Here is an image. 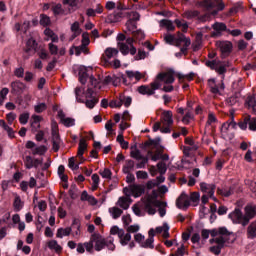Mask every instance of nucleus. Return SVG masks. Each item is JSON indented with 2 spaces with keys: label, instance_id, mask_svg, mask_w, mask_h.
I'll use <instances>...</instances> for the list:
<instances>
[{
  "label": "nucleus",
  "instance_id": "nucleus-1",
  "mask_svg": "<svg viewBox=\"0 0 256 256\" xmlns=\"http://www.w3.org/2000/svg\"><path fill=\"white\" fill-rule=\"evenodd\" d=\"M161 82L164 83L162 90L165 93H171V91L175 89L173 87V83H175L174 72L169 71L158 74L156 80L150 85H142L138 87V93H140V95H147L148 97H150V95H155L157 89L161 88Z\"/></svg>",
  "mask_w": 256,
  "mask_h": 256
},
{
  "label": "nucleus",
  "instance_id": "nucleus-2",
  "mask_svg": "<svg viewBox=\"0 0 256 256\" xmlns=\"http://www.w3.org/2000/svg\"><path fill=\"white\" fill-rule=\"evenodd\" d=\"M216 237L213 239H210L212 247H210L211 253H214V255H220L221 249L223 247H229V245L235 243V235L233 232H229L225 227H220L217 229Z\"/></svg>",
  "mask_w": 256,
  "mask_h": 256
},
{
  "label": "nucleus",
  "instance_id": "nucleus-3",
  "mask_svg": "<svg viewBox=\"0 0 256 256\" xmlns=\"http://www.w3.org/2000/svg\"><path fill=\"white\" fill-rule=\"evenodd\" d=\"M142 203L148 215H155L157 209L160 217H165V215H167V209H165L167 203L157 200V192H155V190H153L152 195H146L142 199Z\"/></svg>",
  "mask_w": 256,
  "mask_h": 256
},
{
  "label": "nucleus",
  "instance_id": "nucleus-4",
  "mask_svg": "<svg viewBox=\"0 0 256 256\" xmlns=\"http://www.w3.org/2000/svg\"><path fill=\"white\" fill-rule=\"evenodd\" d=\"M75 97L77 103H85L87 109H93L95 105L99 103L97 93H95V90H92L91 87H89L86 92L81 87L75 88Z\"/></svg>",
  "mask_w": 256,
  "mask_h": 256
},
{
  "label": "nucleus",
  "instance_id": "nucleus-5",
  "mask_svg": "<svg viewBox=\"0 0 256 256\" xmlns=\"http://www.w3.org/2000/svg\"><path fill=\"white\" fill-rule=\"evenodd\" d=\"M164 41H166L168 45H176V47H181L182 45V53H187V49H189V46L191 45V39L181 33H179L177 37L171 34H165Z\"/></svg>",
  "mask_w": 256,
  "mask_h": 256
},
{
  "label": "nucleus",
  "instance_id": "nucleus-6",
  "mask_svg": "<svg viewBox=\"0 0 256 256\" xmlns=\"http://www.w3.org/2000/svg\"><path fill=\"white\" fill-rule=\"evenodd\" d=\"M228 218L234 223V225H241L247 227L249 225V219L245 217L243 211L239 208H235L231 213L228 214Z\"/></svg>",
  "mask_w": 256,
  "mask_h": 256
},
{
  "label": "nucleus",
  "instance_id": "nucleus-7",
  "mask_svg": "<svg viewBox=\"0 0 256 256\" xmlns=\"http://www.w3.org/2000/svg\"><path fill=\"white\" fill-rule=\"evenodd\" d=\"M205 65L206 67L216 71L218 75H225V73H227V67H229V62L215 59L206 61Z\"/></svg>",
  "mask_w": 256,
  "mask_h": 256
},
{
  "label": "nucleus",
  "instance_id": "nucleus-8",
  "mask_svg": "<svg viewBox=\"0 0 256 256\" xmlns=\"http://www.w3.org/2000/svg\"><path fill=\"white\" fill-rule=\"evenodd\" d=\"M135 43V40L131 37L127 38V40L122 43L120 42L118 44V49L122 55H135L137 53V48L133 45Z\"/></svg>",
  "mask_w": 256,
  "mask_h": 256
},
{
  "label": "nucleus",
  "instance_id": "nucleus-9",
  "mask_svg": "<svg viewBox=\"0 0 256 256\" xmlns=\"http://www.w3.org/2000/svg\"><path fill=\"white\" fill-rule=\"evenodd\" d=\"M130 155L132 159L138 161V163L136 164V169H145L147 163H149V157L143 156V154H141V151L137 148H132Z\"/></svg>",
  "mask_w": 256,
  "mask_h": 256
},
{
  "label": "nucleus",
  "instance_id": "nucleus-10",
  "mask_svg": "<svg viewBox=\"0 0 256 256\" xmlns=\"http://www.w3.org/2000/svg\"><path fill=\"white\" fill-rule=\"evenodd\" d=\"M123 193L126 197H141L145 193V187L139 184H133L123 189Z\"/></svg>",
  "mask_w": 256,
  "mask_h": 256
},
{
  "label": "nucleus",
  "instance_id": "nucleus-11",
  "mask_svg": "<svg viewBox=\"0 0 256 256\" xmlns=\"http://www.w3.org/2000/svg\"><path fill=\"white\" fill-rule=\"evenodd\" d=\"M224 76L222 79L217 82L215 78H211L208 80V87H210L211 93L213 95H221V91H225V84L223 83Z\"/></svg>",
  "mask_w": 256,
  "mask_h": 256
},
{
  "label": "nucleus",
  "instance_id": "nucleus-12",
  "mask_svg": "<svg viewBox=\"0 0 256 256\" xmlns=\"http://www.w3.org/2000/svg\"><path fill=\"white\" fill-rule=\"evenodd\" d=\"M216 47L221 52L222 59H225V57H229L233 49V44L229 41H217Z\"/></svg>",
  "mask_w": 256,
  "mask_h": 256
},
{
  "label": "nucleus",
  "instance_id": "nucleus-13",
  "mask_svg": "<svg viewBox=\"0 0 256 256\" xmlns=\"http://www.w3.org/2000/svg\"><path fill=\"white\" fill-rule=\"evenodd\" d=\"M200 189L202 193H204V195H209L210 199H213V201H217V198H215V190L217 189V186L215 184L201 182Z\"/></svg>",
  "mask_w": 256,
  "mask_h": 256
},
{
  "label": "nucleus",
  "instance_id": "nucleus-14",
  "mask_svg": "<svg viewBox=\"0 0 256 256\" xmlns=\"http://www.w3.org/2000/svg\"><path fill=\"white\" fill-rule=\"evenodd\" d=\"M52 149L53 151H59L61 145V138L59 137V130L57 128V123H52Z\"/></svg>",
  "mask_w": 256,
  "mask_h": 256
},
{
  "label": "nucleus",
  "instance_id": "nucleus-15",
  "mask_svg": "<svg viewBox=\"0 0 256 256\" xmlns=\"http://www.w3.org/2000/svg\"><path fill=\"white\" fill-rule=\"evenodd\" d=\"M92 241L94 243L95 251H102V249H105V245H107L105 238H103V236L100 234L92 235Z\"/></svg>",
  "mask_w": 256,
  "mask_h": 256
},
{
  "label": "nucleus",
  "instance_id": "nucleus-16",
  "mask_svg": "<svg viewBox=\"0 0 256 256\" xmlns=\"http://www.w3.org/2000/svg\"><path fill=\"white\" fill-rule=\"evenodd\" d=\"M74 71L78 73L79 81L82 85H85L87 83V77H89V74H87L88 68L86 66H74Z\"/></svg>",
  "mask_w": 256,
  "mask_h": 256
},
{
  "label": "nucleus",
  "instance_id": "nucleus-17",
  "mask_svg": "<svg viewBox=\"0 0 256 256\" xmlns=\"http://www.w3.org/2000/svg\"><path fill=\"white\" fill-rule=\"evenodd\" d=\"M202 5L203 7H206V9H213V7H218V11H223L225 9V4L222 0H204Z\"/></svg>",
  "mask_w": 256,
  "mask_h": 256
},
{
  "label": "nucleus",
  "instance_id": "nucleus-18",
  "mask_svg": "<svg viewBox=\"0 0 256 256\" xmlns=\"http://www.w3.org/2000/svg\"><path fill=\"white\" fill-rule=\"evenodd\" d=\"M191 205V201L190 198L187 194L182 193L178 199L176 200V207H178V209H187V207H189Z\"/></svg>",
  "mask_w": 256,
  "mask_h": 256
},
{
  "label": "nucleus",
  "instance_id": "nucleus-19",
  "mask_svg": "<svg viewBox=\"0 0 256 256\" xmlns=\"http://www.w3.org/2000/svg\"><path fill=\"white\" fill-rule=\"evenodd\" d=\"M58 119H60V123L65 127H73L75 125V119L66 117L63 110H58Z\"/></svg>",
  "mask_w": 256,
  "mask_h": 256
},
{
  "label": "nucleus",
  "instance_id": "nucleus-20",
  "mask_svg": "<svg viewBox=\"0 0 256 256\" xmlns=\"http://www.w3.org/2000/svg\"><path fill=\"white\" fill-rule=\"evenodd\" d=\"M244 212H245L244 217L248 219V223H249L251 219L256 217V205L255 204L246 205L244 208Z\"/></svg>",
  "mask_w": 256,
  "mask_h": 256
},
{
  "label": "nucleus",
  "instance_id": "nucleus-21",
  "mask_svg": "<svg viewBox=\"0 0 256 256\" xmlns=\"http://www.w3.org/2000/svg\"><path fill=\"white\" fill-rule=\"evenodd\" d=\"M35 49H37V41H35L33 38L28 39L26 42V47L24 48V52L28 54L26 59H29V55H31V53H35Z\"/></svg>",
  "mask_w": 256,
  "mask_h": 256
},
{
  "label": "nucleus",
  "instance_id": "nucleus-22",
  "mask_svg": "<svg viewBox=\"0 0 256 256\" xmlns=\"http://www.w3.org/2000/svg\"><path fill=\"white\" fill-rule=\"evenodd\" d=\"M42 161L39 159H33V157L31 156H26L25 160H24V165L26 167V169H33V167H35L37 169V167H39L41 165Z\"/></svg>",
  "mask_w": 256,
  "mask_h": 256
},
{
  "label": "nucleus",
  "instance_id": "nucleus-23",
  "mask_svg": "<svg viewBox=\"0 0 256 256\" xmlns=\"http://www.w3.org/2000/svg\"><path fill=\"white\" fill-rule=\"evenodd\" d=\"M212 29L214 30L212 37H219L221 32L227 29V25H225V23L216 22L212 25Z\"/></svg>",
  "mask_w": 256,
  "mask_h": 256
},
{
  "label": "nucleus",
  "instance_id": "nucleus-24",
  "mask_svg": "<svg viewBox=\"0 0 256 256\" xmlns=\"http://www.w3.org/2000/svg\"><path fill=\"white\" fill-rule=\"evenodd\" d=\"M162 123L163 125H167L171 127L173 125V112L170 110L164 111L162 113Z\"/></svg>",
  "mask_w": 256,
  "mask_h": 256
},
{
  "label": "nucleus",
  "instance_id": "nucleus-25",
  "mask_svg": "<svg viewBox=\"0 0 256 256\" xmlns=\"http://www.w3.org/2000/svg\"><path fill=\"white\" fill-rule=\"evenodd\" d=\"M44 35L46 41H52V43H58L59 42V36L53 32L50 28H46L44 30Z\"/></svg>",
  "mask_w": 256,
  "mask_h": 256
},
{
  "label": "nucleus",
  "instance_id": "nucleus-26",
  "mask_svg": "<svg viewBox=\"0 0 256 256\" xmlns=\"http://www.w3.org/2000/svg\"><path fill=\"white\" fill-rule=\"evenodd\" d=\"M80 200L81 201H87V203H89L90 205H93V206L97 205V200L94 198L93 195H89L87 190H84L81 193Z\"/></svg>",
  "mask_w": 256,
  "mask_h": 256
},
{
  "label": "nucleus",
  "instance_id": "nucleus-27",
  "mask_svg": "<svg viewBox=\"0 0 256 256\" xmlns=\"http://www.w3.org/2000/svg\"><path fill=\"white\" fill-rule=\"evenodd\" d=\"M117 205L121 207V209H126L129 208V205H131V196H122L118 199Z\"/></svg>",
  "mask_w": 256,
  "mask_h": 256
},
{
  "label": "nucleus",
  "instance_id": "nucleus-28",
  "mask_svg": "<svg viewBox=\"0 0 256 256\" xmlns=\"http://www.w3.org/2000/svg\"><path fill=\"white\" fill-rule=\"evenodd\" d=\"M89 87L91 88L92 91L94 90V93H95L97 89H101V79H97L94 76H90L88 89Z\"/></svg>",
  "mask_w": 256,
  "mask_h": 256
},
{
  "label": "nucleus",
  "instance_id": "nucleus-29",
  "mask_svg": "<svg viewBox=\"0 0 256 256\" xmlns=\"http://www.w3.org/2000/svg\"><path fill=\"white\" fill-rule=\"evenodd\" d=\"M169 229V224L164 222L162 226L156 228V233H162V237H164V239H168V237H170Z\"/></svg>",
  "mask_w": 256,
  "mask_h": 256
},
{
  "label": "nucleus",
  "instance_id": "nucleus-30",
  "mask_svg": "<svg viewBox=\"0 0 256 256\" xmlns=\"http://www.w3.org/2000/svg\"><path fill=\"white\" fill-rule=\"evenodd\" d=\"M12 93H21L25 91V84L21 81H14L11 83Z\"/></svg>",
  "mask_w": 256,
  "mask_h": 256
},
{
  "label": "nucleus",
  "instance_id": "nucleus-31",
  "mask_svg": "<svg viewBox=\"0 0 256 256\" xmlns=\"http://www.w3.org/2000/svg\"><path fill=\"white\" fill-rule=\"evenodd\" d=\"M105 57L106 61H109L110 59H114V57H117L119 55V50L117 48H106L105 50Z\"/></svg>",
  "mask_w": 256,
  "mask_h": 256
},
{
  "label": "nucleus",
  "instance_id": "nucleus-32",
  "mask_svg": "<svg viewBox=\"0 0 256 256\" xmlns=\"http://www.w3.org/2000/svg\"><path fill=\"white\" fill-rule=\"evenodd\" d=\"M47 246L51 251H55V253H61V251H63V247L59 245L57 240L48 241Z\"/></svg>",
  "mask_w": 256,
  "mask_h": 256
},
{
  "label": "nucleus",
  "instance_id": "nucleus-33",
  "mask_svg": "<svg viewBox=\"0 0 256 256\" xmlns=\"http://www.w3.org/2000/svg\"><path fill=\"white\" fill-rule=\"evenodd\" d=\"M72 231L73 230L71 229V227L59 228L57 230L56 237H58V239H63V237H69Z\"/></svg>",
  "mask_w": 256,
  "mask_h": 256
},
{
  "label": "nucleus",
  "instance_id": "nucleus-34",
  "mask_svg": "<svg viewBox=\"0 0 256 256\" xmlns=\"http://www.w3.org/2000/svg\"><path fill=\"white\" fill-rule=\"evenodd\" d=\"M71 31L72 36L70 38V41H73V39H76V37H79V35H81V28L79 27V22H74L71 25Z\"/></svg>",
  "mask_w": 256,
  "mask_h": 256
},
{
  "label": "nucleus",
  "instance_id": "nucleus-35",
  "mask_svg": "<svg viewBox=\"0 0 256 256\" xmlns=\"http://www.w3.org/2000/svg\"><path fill=\"white\" fill-rule=\"evenodd\" d=\"M126 75L129 79H135V81H141L143 78V74H141L139 71L127 70Z\"/></svg>",
  "mask_w": 256,
  "mask_h": 256
},
{
  "label": "nucleus",
  "instance_id": "nucleus-36",
  "mask_svg": "<svg viewBox=\"0 0 256 256\" xmlns=\"http://www.w3.org/2000/svg\"><path fill=\"white\" fill-rule=\"evenodd\" d=\"M153 243H155V238H153V236H151L142 242L141 247L143 249H155V244H153Z\"/></svg>",
  "mask_w": 256,
  "mask_h": 256
},
{
  "label": "nucleus",
  "instance_id": "nucleus-37",
  "mask_svg": "<svg viewBox=\"0 0 256 256\" xmlns=\"http://www.w3.org/2000/svg\"><path fill=\"white\" fill-rule=\"evenodd\" d=\"M221 133L222 135H224V137H230V138L233 137V132L230 128L229 121L225 122L222 125Z\"/></svg>",
  "mask_w": 256,
  "mask_h": 256
},
{
  "label": "nucleus",
  "instance_id": "nucleus-38",
  "mask_svg": "<svg viewBox=\"0 0 256 256\" xmlns=\"http://www.w3.org/2000/svg\"><path fill=\"white\" fill-rule=\"evenodd\" d=\"M120 239V244L125 247L126 245H129V242L131 241V234L130 233H125V230L122 231V235L118 236Z\"/></svg>",
  "mask_w": 256,
  "mask_h": 256
},
{
  "label": "nucleus",
  "instance_id": "nucleus-39",
  "mask_svg": "<svg viewBox=\"0 0 256 256\" xmlns=\"http://www.w3.org/2000/svg\"><path fill=\"white\" fill-rule=\"evenodd\" d=\"M159 25L160 27H165L167 31H175V25L171 20H167V19L160 20Z\"/></svg>",
  "mask_w": 256,
  "mask_h": 256
},
{
  "label": "nucleus",
  "instance_id": "nucleus-40",
  "mask_svg": "<svg viewBox=\"0 0 256 256\" xmlns=\"http://www.w3.org/2000/svg\"><path fill=\"white\" fill-rule=\"evenodd\" d=\"M248 237L250 239H255L256 237V220L251 222L247 229Z\"/></svg>",
  "mask_w": 256,
  "mask_h": 256
},
{
  "label": "nucleus",
  "instance_id": "nucleus-41",
  "mask_svg": "<svg viewBox=\"0 0 256 256\" xmlns=\"http://www.w3.org/2000/svg\"><path fill=\"white\" fill-rule=\"evenodd\" d=\"M23 205L24 204H23V201H21V197L16 195L13 203L14 211H16V213H19V211L23 209Z\"/></svg>",
  "mask_w": 256,
  "mask_h": 256
},
{
  "label": "nucleus",
  "instance_id": "nucleus-42",
  "mask_svg": "<svg viewBox=\"0 0 256 256\" xmlns=\"http://www.w3.org/2000/svg\"><path fill=\"white\" fill-rule=\"evenodd\" d=\"M178 29H181L184 33L189 29V24L185 20L176 19L174 21Z\"/></svg>",
  "mask_w": 256,
  "mask_h": 256
},
{
  "label": "nucleus",
  "instance_id": "nucleus-43",
  "mask_svg": "<svg viewBox=\"0 0 256 256\" xmlns=\"http://www.w3.org/2000/svg\"><path fill=\"white\" fill-rule=\"evenodd\" d=\"M39 123H41V116L33 115L31 127H32V129H34V131H37V129H39L41 127V125Z\"/></svg>",
  "mask_w": 256,
  "mask_h": 256
},
{
  "label": "nucleus",
  "instance_id": "nucleus-44",
  "mask_svg": "<svg viewBox=\"0 0 256 256\" xmlns=\"http://www.w3.org/2000/svg\"><path fill=\"white\" fill-rule=\"evenodd\" d=\"M218 194L222 195V197H231L233 195V188H218Z\"/></svg>",
  "mask_w": 256,
  "mask_h": 256
},
{
  "label": "nucleus",
  "instance_id": "nucleus-45",
  "mask_svg": "<svg viewBox=\"0 0 256 256\" xmlns=\"http://www.w3.org/2000/svg\"><path fill=\"white\" fill-rule=\"evenodd\" d=\"M109 213L113 219H119L120 215H123V210L117 207H112V208H109Z\"/></svg>",
  "mask_w": 256,
  "mask_h": 256
},
{
  "label": "nucleus",
  "instance_id": "nucleus-46",
  "mask_svg": "<svg viewBox=\"0 0 256 256\" xmlns=\"http://www.w3.org/2000/svg\"><path fill=\"white\" fill-rule=\"evenodd\" d=\"M87 149V141L85 139H80L79 147H78V157H83V153Z\"/></svg>",
  "mask_w": 256,
  "mask_h": 256
},
{
  "label": "nucleus",
  "instance_id": "nucleus-47",
  "mask_svg": "<svg viewBox=\"0 0 256 256\" xmlns=\"http://www.w3.org/2000/svg\"><path fill=\"white\" fill-rule=\"evenodd\" d=\"M81 53H84V55H89V48L86 46L80 45V46H75V55L76 57H79Z\"/></svg>",
  "mask_w": 256,
  "mask_h": 256
},
{
  "label": "nucleus",
  "instance_id": "nucleus-48",
  "mask_svg": "<svg viewBox=\"0 0 256 256\" xmlns=\"http://www.w3.org/2000/svg\"><path fill=\"white\" fill-rule=\"evenodd\" d=\"M135 169V161L133 160H128L123 167V173H131Z\"/></svg>",
  "mask_w": 256,
  "mask_h": 256
},
{
  "label": "nucleus",
  "instance_id": "nucleus-49",
  "mask_svg": "<svg viewBox=\"0 0 256 256\" xmlns=\"http://www.w3.org/2000/svg\"><path fill=\"white\" fill-rule=\"evenodd\" d=\"M47 110V104L45 102H37L36 105H34V111L35 113H43V111Z\"/></svg>",
  "mask_w": 256,
  "mask_h": 256
},
{
  "label": "nucleus",
  "instance_id": "nucleus-50",
  "mask_svg": "<svg viewBox=\"0 0 256 256\" xmlns=\"http://www.w3.org/2000/svg\"><path fill=\"white\" fill-rule=\"evenodd\" d=\"M126 29L129 33H135L137 31V23L133 22V20H128L126 22Z\"/></svg>",
  "mask_w": 256,
  "mask_h": 256
},
{
  "label": "nucleus",
  "instance_id": "nucleus-51",
  "mask_svg": "<svg viewBox=\"0 0 256 256\" xmlns=\"http://www.w3.org/2000/svg\"><path fill=\"white\" fill-rule=\"evenodd\" d=\"M45 151H47V148L45 146L35 145V147L32 150V154L33 155H45Z\"/></svg>",
  "mask_w": 256,
  "mask_h": 256
},
{
  "label": "nucleus",
  "instance_id": "nucleus-52",
  "mask_svg": "<svg viewBox=\"0 0 256 256\" xmlns=\"http://www.w3.org/2000/svg\"><path fill=\"white\" fill-rule=\"evenodd\" d=\"M247 103H248L249 109H252L254 115H256V95L248 98Z\"/></svg>",
  "mask_w": 256,
  "mask_h": 256
},
{
  "label": "nucleus",
  "instance_id": "nucleus-53",
  "mask_svg": "<svg viewBox=\"0 0 256 256\" xmlns=\"http://www.w3.org/2000/svg\"><path fill=\"white\" fill-rule=\"evenodd\" d=\"M40 25H42V27L51 25V18L45 14L40 15Z\"/></svg>",
  "mask_w": 256,
  "mask_h": 256
},
{
  "label": "nucleus",
  "instance_id": "nucleus-54",
  "mask_svg": "<svg viewBox=\"0 0 256 256\" xmlns=\"http://www.w3.org/2000/svg\"><path fill=\"white\" fill-rule=\"evenodd\" d=\"M147 59V52L143 49H139L137 55L134 56V61H143Z\"/></svg>",
  "mask_w": 256,
  "mask_h": 256
},
{
  "label": "nucleus",
  "instance_id": "nucleus-55",
  "mask_svg": "<svg viewBox=\"0 0 256 256\" xmlns=\"http://www.w3.org/2000/svg\"><path fill=\"white\" fill-rule=\"evenodd\" d=\"M185 143H186V145H189L187 147L188 151H197L198 147H197V145H195V141H193V139L186 138Z\"/></svg>",
  "mask_w": 256,
  "mask_h": 256
},
{
  "label": "nucleus",
  "instance_id": "nucleus-56",
  "mask_svg": "<svg viewBox=\"0 0 256 256\" xmlns=\"http://www.w3.org/2000/svg\"><path fill=\"white\" fill-rule=\"evenodd\" d=\"M58 175H59L61 181H64V183H67V175H65V166L60 165L58 167Z\"/></svg>",
  "mask_w": 256,
  "mask_h": 256
},
{
  "label": "nucleus",
  "instance_id": "nucleus-57",
  "mask_svg": "<svg viewBox=\"0 0 256 256\" xmlns=\"http://www.w3.org/2000/svg\"><path fill=\"white\" fill-rule=\"evenodd\" d=\"M193 120V113H191V110H188L185 114V116L182 118V122L185 125H189V123Z\"/></svg>",
  "mask_w": 256,
  "mask_h": 256
},
{
  "label": "nucleus",
  "instance_id": "nucleus-58",
  "mask_svg": "<svg viewBox=\"0 0 256 256\" xmlns=\"http://www.w3.org/2000/svg\"><path fill=\"white\" fill-rule=\"evenodd\" d=\"M120 99L122 101V104L124 105V107H130L131 103L133 101V99L130 96H120Z\"/></svg>",
  "mask_w": 256,
  "mask_h": 256
},
{
  "label": "nucleus",
  "instance_id": "nucleus-59",
  "mask_svg": "<svg viewBox=\"0 0 256 256\" xmlns=\"http://www.w3.org/2000/svg\"><path fill=\"white\" fill-rule=\"evenodd\" d=\"M99 173H100V175L103 179H111L112 173H111V170L109 168H105L103 170H100Z\"/></svg>",
  "mask_w": 256,
  "mask_h": 256
},
{
  "label": "nucleus",
  "instance_id": "nucleus-60",
  "mask_svg": "<svg viewBox=\"0 0 256 256\" xmlns=\"http://www.w3.org/2000/svg\"><path fill=\"white\" fill-rule=\"evenodd\" d=\"M19 122L21 125H27L29 123V113L25 112L19 116Z\"/></svg>",
  "mask_w": 256,
  "mask_h": 256
},
{
  "label": "nucleus",
  "instance_id": "nucleus-61",
  "mask_svg": "<svg viewBox=\"0 0 256 256\" xmlns=\"http://www.w3.org/2000/svg\"><path fill=\"white\" fill-rule=\"evenodd\" d=\"M123 229H120L119 227L117 226H113L111 229H110V233L111 235H117L118 237H121L123 235Z\"/></svg>",
  "mask_w": 256,
  "mask_h": 256
},
{
  "label": "nucleus",
  "instance_id": "nucleus-62",
  "mask_svg": "<svg viewBox=\"0 0 256 256\" xmlns=\"http://www.w3.org/2000/svg\"><path fill=\"white\" fill-rule=\"evenodd\" d=\"M68 167L72 171H77V169H79V164H75V158H70L68 160Z\"/></svg>",
  "mask_w": 256,
  "mask_h": 256
},
{
  "label": "nucleus",
  "instance_id": "nucleus-63",
  "mask_svg": "<svg viewBox=\"0 0 256 256\" xmlns=\"http://www.w3.org/2000/svg\"><path fill=\"white\" fill-rule=\"evenodd\" d=\"M92 181H93L92 189H93V191H95V189H97V187H99V181H100L99 175L93 174L92 175Z\"/></svg>",
  "mask_w": 256,
  "mask_h": 256
},
{
  "label": "nucleus",
  "instance_id": "nucleus-64",
  "mask_svg": "<svg viewBox=\"0 0 256 256\" xmlns=\"http://www.w3.org/2000/svg\"><path fill=\"white\" fill-rule=\"evenodd\" d=\"M248 127L250 131H256V118L249 116Z\"/></svg>",
  "mask_w": 256,
  "mask_h": 256
}]
</instances>
